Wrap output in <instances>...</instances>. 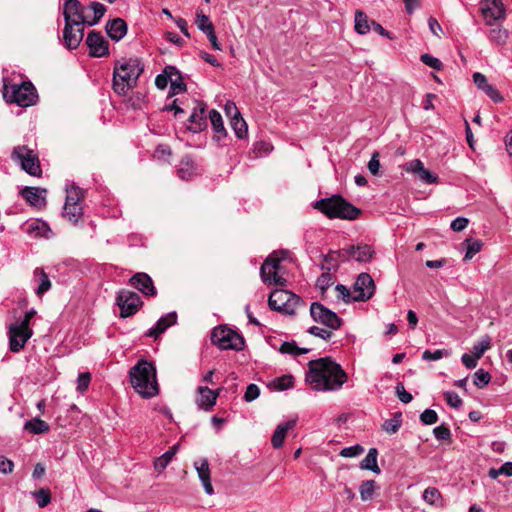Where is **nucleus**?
Wrapping results in <instances>:
<instances>
[{
  "instance_id": "nucleus-31",
  "label": "nucleus",
  "mask_w": 512,
  "mask_h": 512,
  "mask_svg": "<svg viewBox=\"0 0 512 512\" xmlns=\"http://www.w3.org/2000/svg\"><path fill=\"white\" fill-rule=\"evenodd\" d=\"M195 166L190 156H184L178 168V175L183 180H189L195 174Z\"/></svg>"
},
{
  "instance_id": "nucleus-61",
  "label": "nucleus",
  "mask_w": 512,
  "mask_h": 512,
  "mask_svg": "<svg viewBox=\"0 0 512 512\" xmlns=\"http://www.w3.org/2000/svg\"><path fill=\"white\" fill-rule=\"evenodd\" d=\"M171 155V149L168 145L160 144L154 151V158L158 160H166Z\"/></svg>"
},
{
  "instance_id": "nucleus-7",
  "label": "nucleus",
  "mask_w": 512,
  "mask_h": 512,
  "mask_svg": "<svg viewBox=\"0 0 512 512\" xmlns=\"http://www.w3.org/2000/svg\"><path fill=\"white\" fill-rule=\"evenodd\" d=\"M285 257L284 252L270 254L260 268V276L264 283L269 285L284 286L286 279L282 277L281 262Z\"/></svg>"
},
{
  "instance_id": "nucleus-43",
  "label": "nucleus",
  "mask_w": 512,
  "mask_h": 512,
  "mask_svg": "<svg viewBox=\"0 0 512 512\" xmlns=\"http://www.w3.org/2000/svg\"><path fill=\"white\" fill-rule=\"evenodd\" d=\"M279 351L282 354H290V355H293V356H297V355L308 353L310 351V349H308V348H300V347L297 346L296 342L292 341V342H284L280 346Z\"/></svg>"
},
{
  "instance_id": "nucleus-63",
  "label": "nucleus",
  "mask_w": 512,
  "mask_h": 512,
  "mask_svg": "<svg viewBox=\"0 0 512 512\" xmlns=\"http://www.w3.org/2000/svg\"><path fill=\"white\" fill-rule=\"evenodd\" d=\"M335 289L339 294L338 297L341 298L344 302L348 303L353 301V291L351 292L349 289L346 288V286L342 284H337Z\"/></svg>"
},
{
  "instance_id": "nucleus-21",
  "label": "nucleus",
  "mask_w": 512,
  "mask_h": 512,
  "mask_svg": "<svg viewBox=\"0 0 512 512\" xmlns=\"http://www.w3.org/2000/svg\"><path fill=\"white\" fill-rule=\"evenodd\" d=\"M105 29L108 36L118 42L126 35L127 24L123 19L115 18L106 23Z\"/></svg>"
},
{
  "instance_id": "nucleus-55",
  "label": "nucleus",
  "mask_w": 512,
  "mask_h": 512,
  "mask_svg": "<svg viewBox=\"0 0 512 512\" xmlns=\"http://www.w3.org/2000/svg\"><path fill=\"white\" fill-rule=\"evenodd\" d=\"M420 59L425 65L435 70H440L443 67L442 62L438 58H435L429 54H422Z\"/></svg>"
},
{
  "instance_id": "nucleus-49",
  "label": "nucleus",
  "mask_w": 512,
  "mask_h": 512,
  "mask_svg": "<svg viewBox=\"0 0 512 512\" xmlns=\"http://www.w3.org/2000/svg\"><path fill=\"white\" fill-rule=\"evenodd\" d=\"M195 23H196L197 27L205 34L208 33V31L214 29V26H213L212 22L210 21L209 17L207 15L203 14L202 11L197 12Z\"/></svg>"
},
{
  "instance_id": "nucleus-50",
  "label": "nucleus",
  "mask_w": 512,
  "mask_h": 512,
  "mask_svg": "<svg viewBox=\"0 0 512 512\" xmlns=\"http://www.w3.org/2000/svg\"><path fill=\"white\" fill-rule=\"evenodd\" d=\"M491 380V375L484 369H479L474 373L473 383L478 388H484Z\"/></svg>"
},
{
  "instance_id": "nucleus-51",
  "label": "nucleus",
  "mask_w": 512,
  "mask_h": 512,
  "mask_svg": "<svg viewBox=\"0 0 512 512\" xmlns=\"http://www.w3.org/2000/svg\"><path fill=\"white\" fill-rule=\"evenodd\" d=\"M440 497V492L434 487L425 489L422 495L423 500L430 505H435L440 500Z\"/></svg>"
},
{
  "instance_id": "nucleus-16",
  "label": "nucleus",
  "mask_w": 512,
  "mask_h": 512,
  "mask_svg": "<svg viewBox=\"0 0 512 512\" xmlns=\"http://www.w3.org/2000/svg\"><path fill=\"white\" fill-rule=\"evenodd\" d=\"M481 11L488 25H493L496 21L503 19L505 9L500 0H484L482 2Z\"/></svg>"
},
{
  "instance_id": "nucleus-52",
  "label": "nucleus",
  "mask_w": 512,
  "mask_h": 512,
  "mask_svg": "<svg viewBox=\"0 0 512 512\" xmlns=\"http://www.w3.org/2000/svg\"><path fill=\"white\" fill-rule=\"evenodd\" d=\"M363 452H364V448L361 445L356 444L354 446L343 448L340 451V456L346 457V458H351V457H356V456L362 454Z\"/></svg>"
},
{
  "instance_id": "nucleus-35",
  "label": "nucleus",
  "mask_w": 512,
  "mask_h": 512,
  "mask_svg": "<svg viewBox=\"0 0 512 512\" xmlns=\"http://www.w3.org/2000/svg\"><path fill=\"white\" fill-rule=\"evenodd\" d=\"M179 449V444L173 445L168 451H166L163 455H161L159 458L155 461V469L159 471H163L168 464L171 462L175 454L177 453Z\"/></svg>"
},
{
  "instance_id": "nucleus-40",
  "label": "nucleus",
  "mask_w": 512,
  "mask_h": 512,
  "mask_svg": "<svg viewBox=\"0 0 512 512\" xmlns=\"http://www.w3.org/2000/svg\"><path fill=\"white\" fill-rule=\"evenodd\" d=\"M401 424H402V414L400 412H398V413H395L391 419L386 420L383 423L382 428L385 432H387L389 434H394L400 429Z\"/></svg>"
},
{
  "instance_id": "nucleus-60",
  "label": "nucleus",
  "mask_w": 512,
  "mask_h": 512,
  "mask_svg": "<svg viewBox=\"0 0 512 512\" xmlns=\"http://www.w3.org/2000/svg\"><path fill=\"white\" fill-rule=\"evenodd\" d=\"M260 395V388L256 384H249L246 388L244 399L247 402H251L257 399Z\"/></svg>"
},
{
  "instance_id": "nucleus-25",
  "label": "nucleus",
  "mask_w": 512,
  "mask_h": 512,
  "mask_svg": "<svg viewBox=\"0 0 512 512\" xmlns=\"http://www.w3.org/2000/svg\"><path fill=\"white\" fill-rule=\"evenodd\" d=\"M198 392L200 398L197 400L198 406L205 410L211 409L217 400L218 392L209 389L208 387H199Z\"/></svg>"
},
{
  "instance_id": "nucleus-4",
  "label": "nucleus",
  "mask_w": 512,
  "mask_h": 512,
  "mask_svg": "<svg viewBox=\"0 0 512 512\" xmlns=\"http://www.w3.org/2000/svg\"><path fill=\"white\" fill-rule=\"evenodd\" d=\"M314 207L331 219L355 220L361 213L359 208L346 201L340 195L321 199L315 203Z\"/></svg>"
},
{
  "instance_id": "nucleus-41",
  "label": "nucleus",
  "mask_w": 512,
  "mask_h": 512,
  "mask_svg": "<svg viewBox=\"0 0 512 512\" xmlns=\"http://www.w3.org/2000/svg\"><path fill=\"white\" fill-rule=\"evenodd\" d=\"M82 214L83 212L80 204H71V206H69L68 204H64L63 216L67 217L69 221L78 222Z\"/></svg>"
},
{
  "instance_id": "nucleus-27",
  "label": "nucleus",
  "mask_w": 512,
  "mask_h": 512,
  "mask_svg": "<svg viewBox=\"0 0 512 512\" xmlns=\"http://www.w3.org/2000/svg\"><path fill=\"white\" fill-rule=\"evenodd\" d=\"M209 120L211 122L212 129L216 134L214 138L219 142L222 138L227 136V131L224 127L222 116L217 110L212 109L209 112Z\"/></svg>"
},
{
  "instance_id": "nucleus-47",
  "label": "nucleus",
  "mask_w": 512,
  "mask_h": 512,
  "mask_svg": "<svg viewBox=\"0 0 512 512\" xmlns=\"http://www.w3.org/2000/svg\"><path fill=\"white\" fill-rule=\"evenodd\" d=\"M31 494L35 498L39 508H44L51 502V492L48 488H41Z\"/></svg>"
},
{
  "instance_id": "nucleus-29",
  "label": "nucleus",
  "mask_w": 512,
  "mask_h": 512,
  "mask_svg": "<svg viewBox=\"0 0 512 512\" xmlns=\"http://www.w3.org/2000/svg\"><path fill=\"white\" fill-rule=\"evenodd\" d=\"M27 232L34 237H48L51 229L46 222L33 220L27 224Z\"/></svg>"
},
{
  "instance_id": "nucleus-38",
  "label": "nucleus",
  "mask_w": 512,
  "mask_h": 512,
  "mask_svg": "<svg viewBox=\"0 0 512 512\" xmlns=\"http://www.w3.org/2000/svg\"><path fill=\"white\" fill-rule=\"evenodd\" d=\"M230 125H231L232 129L234 130V133L237 136V138L245 139L247 137L248 126H247L245 120L241 116L231 120Z\"/></svg>"
},
{
  "instance_id": "nucleus-56",
  "label": "nucleus",
  "mask_w": 512,
  "mask_h": 512,
  "mask_svg": "<svg viewBox=\"0 0 512 512\" xmlns=\"http://www.w3.org/2000/svg\"><path fill=\"white\" fill-rule=\"evenodd\" d=\"M447 354L444 349H437L435 351L425 350L422 354V359L427 361H435L443 358Z\"/></svg>"
},
{
  "instance_id": "nucleus-8",
  "label": "nucleus",
  "mask_w": 512,
  "mask_h": 512,
  "mask_svg": "<svg viewBox=\"0 0 512 512\" xmlns=\"http://www.w3.org/2000/svg\"><path fill=\"white\" fill-rule=\"evenodd\" d=\"M211 342L222 350L240 351L244 347V338L234 330L225 326H219L213 329Z\"/></svg>"
},
{
  "instance_id": "nucleus-62",
  "label": "nucleus",
  "mask_w": 512,
  "mask_h": 512,
  "mask_svg": "<svg viewBox=\"0 0 512 512\" xmlns=\"http://www.w3.org/2000/svg\"><path fill=\"white\" fill-rule=\"evenodd\" d=\"M224 111L227 117L230 118V121L234 118L241 116L236 104L232 101H227L224 106Z\"/></svg>"
},
{
  "instance_id": "nucleus-57",
  "label": "nucleus",
  "mask_w": 512,
  "mask_h": 512,
  "mask_svg": "<svg viewBox=\"0 0 512 512\" xmlns=\"http://www.w3.org/2000/svg\"><path fill=\"white\" fill-rule=\"evenodd\" d=\"M293 377L291 375H285L275 380L276 388L280 391L293 387Z\"/></svg>"
},
{
  "instance_id": "nucleus-33",
  "label": "nucleus",
  "mask_w": 512,
  "mask_h": 512,
  "mask_svg": "<svg viewBox=\"0 0 512 512\" xmlns=\"http://www.w3.org/2000/svg\"><path fill=\"white\" fill-rule=\"evenodd\" d=\"M24 429L33 434H43L50 430V426L44 420L36 417L24 424Z\"/></svg>"
},
{
  "instance_id": "nucleus-3",
  "label": "nucleus",
  "mask_w": 512,
  "mask_h": 512,
  "mask_svg": "<svg viewBox=\"0 0 512 512\" xmlns=\"http://www.w3.org/2000/svg\"><path fill=\"white\" fill-rule=\"evenodd\" d=\"M130 382L134 390L143 398H152L159 392L155 366L146 360H140L130 371Z\"/></svg>"
},
{
  "instance_id": "nucleus-22",
  "label": "nucleus",
  "mask_w": 512,
  "mask_h": 512,
  "mask_svg": "<svg viewBox=\"0 0 512 512\" xmlns=\"http://www.w3.org/2000/svg\"><path fill=\"white\" fill-rule=\"evenodd\" d=\"M296 426V420L295 419H291V420H288L286 422H282L280 423L273 435H272V438H271V443H272V446L275 448V449H279L283 446V443H284V440H285V437H286V434L289 430H292L294 427Z\"/></svg>"
},
{
  "instance_id": "nucleus-39",
  "label": "nucleus",
  "mask_w": 512,
  "mask_h": 512,
  "mask_svg": "<svg viewBox=\"0 0 512 512\" xmlns=\"http://www.w3.org/2000/svg\"><path fill=\"white\" fill-rule=\"evenodd\" d=\"M35 276L39 277V285L36 290L38 295H42L51 288V282L47 273L42 268H36L34 271Z\"/></svg>"
},
{
  "instance_id": "nucleus-9",
  "label": "nucleus",
  "mask_w": 512,
  "mask_h": 512,
  "mask_svg": "<svg viewBox=\"0 0 512 512\" xmlns=\"http://www.w3.org/2000/svg\"><path fill=\"white\" fill-rule=\"evenodd\" d=\"M11 158L20 164L21 168L32 176H40L42 173L37 154L25 145L14 147Z\"/></svg>"
},
{
  "instance_id": "nucleus-58",
  "label": "nucleus",
  "mask_w": 512,
  "mask_h": 512,
  "mask_svg": "<svg viewBox=\"0 0 512 512\" xmlns=\"http://www.w3.org/2000/svg\"><path fill=\"white\" fill-rule=\"evenodd\" d=\"M420 420L426 425H432L437 422V413L432 409L424 410L420 415Z\"/></svg>"
},
{
  "instance_id": "nucleus-19",
  "label": "nucleus",
  "mask_w": 512,
  "mask_h": 512,
  "mask_svg": "<svg viewBox=\"0 0 512 512\" xmlns=\"http://www.w3.org/2000/svg\"><path fill=\"white\" fill-rule=\"evenodd\" d=\"M84 36V26L76 27L74 24H65L63 30L64 44L69 49H76Z\"/></svg>"
},
{
  "instance_id": "nucleus-44",
  "label": "nucleus",
  "mask_w": 512,
  "mask_h": 512,
  "mask_svg": "<svg viewBox=\"0 0 512 512\" xmlns=\"http://www.w3.org/2000/svg\"><path fill=\"white\" fill-rule=\"evenodd\" d=\"M490 346L491 338L488 335H484L479 342L473 345L471 353L479 359L490 348Z\"/></svg>"
},
{
  "instance_id": "nucleus-32",
  "label": "nucleus",
  "mask_w": 512,
  "mask_h": 512,
  "mask_svg": "<svg viewBox=\"0 0 512 512\" xmlns=\"http://www.w3.org/2000/svg\"><path fill=\"white\" fill-rule=\"evenodd\" d=\"M462 245L466 247L464 260L468 261L481 251L483 242L479 239L466 238Z\"/></svg>"
},
{
  "instance_id": "nucleus-24",
  "label": "nucleus",
  "mask_w": 512,
  "mask_h": 512,
  "mask_svg": "<svg viewBox=\"0 0 512 512\" xmlns=\"http://www.w3.org/2000/svg\"><path fill=\"white\" fill-rule=\"evenodd\" d=\"M195 468L197 470L198 476L203 484L204 490L208 495H212L214 493L213 486L211 484L210 479V469L209 463L207 459H203L200 464L195 463Z\"/></svg>"
},
{
  "instance_id": "nucleus-17",
  "label": "nucleus",
  "mask_w": 512,
  "mask_h": 512,
  "mask_svg": "<svg viewBox=\"0 0 512 512\" xmlns=\"http://www.w3.org/2000/svg\"><path fill=\"white\" fill-rule=\"evenodd\" d=\"M86 44L90 49V55L93 57H104L108 55V42L96 31L88 33Z\"/></svg>"
},
{
  "instance_id": "nucleus-42",
  "label": "nucleus",
  "mask_w": 512,
  "mask_h": 512,
  "mask_svg": "<svg viewBox=\"0 0 512 512\" xmlns=\"http://www.w3.org/2000/svg\"><path fill=\"white\" fill-rule=\"evenodd\" d=\"M186 91V84L183 81V77L181 73L178 71V74H175L170 80V91L169 96H174Z\"/></svg>"
},
{
  "instance_id": "nucleus-26",
  "label": "nucleus",
  "mask_w": 512,
  "mask_h": 512,
  "mask_svg": "<svg viewBox=\"0 0 512 512\" xmlns=\"http://www.w3.org/2000/svg\"><path fill=\"white\" fill-rule=\"evenodd\" d=\"M46 193L45 189H40L37 187H25L21 190V196L29 202L31 205L37 207L41 202L45 201L44 194Z\"/></svg>"
},
{
  "instance_id": "nucleus-13",
  "label": "nucleus",
  "mask_w": 512,
  "mask_h": 512,
  "mask_svg": "<svg viewBox=\"0 0 512 512\" xmlns=\"http://www.w3.org/2000/svg\"><path fill=\"white\" fill-rule=\"evenodd\" d=\"M373 255L374 250L367 244L352 245L337 252V256L344 262L351 259L357 262H368L372 259Z\"/></svg>"
},
{
  "instance_id": "nucleus-1",
  "label": "nucleus",
  "mask_w": 512,
  "mask_h": 512,
  "mask_svg": "<svg viewBox=\"0 0 512 512\" xmlns=\"http://www.w3.org/2000/svg\"><path fill=\"white\" fill-rule=\"evenodd\" d=\"M305 380L316 391H338L347 382L348 375L332 358L323 357L308 363Z\"/></svg>"
},
{
  "instance_id": "nucleus-20",
  "label": "nucleus",
  "mask_w": 512,
  "mask_h": 512,
  "mask_svg": "<svg viewBox=\"0 0 512 512\" xmlns=\"http://www.w3.org/2000/svg\"><path fill=\"white\" fill-rule=\"evenodd\" d=\"M177 321L176 312H170L162 316L154 327H151L146 333L147 336L157 338L160 334L164 333L170 326L174 325Z\"/></svg>"
},
{
  "instance_id": "nucleus-64",
  "label": "nucleus",
  "mask_w": 512,
  "mask_h": 512,
  "mask_svg": "<svg viewBox=\"0 0 512 512\" xmlns=\"http://www.w3.org/2000/svg\"><path fill=\"white\" fill-rule=\"evenodd\" d=\"M368 169H369L370 173L374 176L379 174L380 161H379V153L378 152H374L372 154V157H371L370 161L368 162Z\"/></svg>"
},
{
  "instance_id": "nucleus-12",
  "label": "nucleus",
  "mask_w": 512,
  "mask_h": 512,
  "mask_svg": "<svg viewBox=\"0 0 512 512\" xmlns=\"http://www.w3.org/2000/svg\"><path fill=\"white\" fill-rule=\"evenodd\" d=\"M65 24H74L76 27L87 24V12L79 0H67L64 3Z\"/></svg>"
},
{
  "instance_id": "nucleus-11",
  "label": "nucleus",
  "mask_w": 512,
  "mask_h": 512,
  "mask_svg": "<svg viewBox=\"0 0 512 512\" xmlns=\"http://www.w3.org/2000/svg\"><path fill=\"white\" fill-rule=\"evenodd\" d=\"M310 315L314 321L333 330L339 329L342 325L341 318L335 312L318 302H313L311 304Z\"/></svg>"
},
{
  "instance_id": "nucleus-48",
  "label": "nucleus",
  "mask_w": 512,
  "mask_h": 512,
  "mask_svg": "<svg viewBox=\"0 0 512 512\" xmlns=\"http://www.w3.org/2000/svg\"><path fill=\"white\" fill-rule=\"evenodd\" d=\"M329 270L330 269L327 268V271L322 273L316 281V287L321 291L322 294H324L327 289L334 283L333 276Z\"/></svg>"
},
{
  "instance_id": "nucleus-34",
  "label": "nucleus",
  "mask_w": 512,
  "mask_h": 512,
  "mask_svg": "<svg viewBox=\"0 0 512 512\" xmlns=\"http://www.w3.org/2000/svg\"><path fill=\"white\" fill-rule=\"evenodd\" d=\"M85 9L86 11L90 10L93 12V20H90V15L87 13V25L89 26L96 25L106 12V7L102 3L96 1L92 2Z\"/></svg>"
},
{
  "instance_id": "nucleus-14",
  "label": "nucleus",
  "mask_w": 512,
  "mask_h": 512,
  "mask_svg": "<svg viewBox=\"0 0 512 512\" xmlns=\"http://www.w3.org/2000/svg\"><path fill=\"white\" fill-rule=\"evenodd\" d=\"M8 334L10 350L17 353L25 347L26 342L33 335V331L31 328H26L19 325L18 322H15L9 326Z\"/></svg>"
},
{
  "instance_id": "nucleus-45",
  "label": "nucleus",
  "mask_w": 512,
  "mask_h": 512,
  "mask_svg": "<svg viewBox=\"0 0 512 512\" xmlns=\"http://www.w3.org/2000/svg\"><path fill=\"white\" fill-rule=\"evenodd\" d=\"M83 198L84 191L79 187L72 186L67 189L65 204H68L69 206H71V204H80Z\"/></svg>"
},
{
  "instance_id": "nucleus-46",
  "label": "nucleus",
  "mask_w": 512,
  "mask_h": 512,
  "mask_svg": "<svg viewBox=\"0 0 512 512\" xmlns=\"http://www.w3.org/2000/svg\"><path fill=\"white\" fill-rule=\"evenodd\" d=\"M489 39L498 45H503L508 39V31L501 27L491 28L489 31Z\"/></svg>"
},
{
  "instance_id": "nucleus-59",
  "label": "nucleus",
  "mask_w": 512,
  "mask_h": 512,
  "mask_svg": "<svg viewBox=\"0 0 512 512\" xmlns=\"http://www.w3.org/2000/svg\"><path fill=\"white\" fill-rule=\"evenodd\" d=\"M396 394L399 400L405 404H408L412 401V395L405 390V387L402 382L397 383L396 385Z\"/></svg>"
},
{
  "instance_id": "nucleus-15",
  "label": "nucleus",
  "mask_w": 512,
  "mask_h": 512,
  "mask_svg": "<svg viewBox=\"0 0 512 512\" xmlns=\"http://www.w3.org/2000/svg\"><path fill=\"white\" fill-rule=\"evenodd\" d=\"M375 292V284L368 273H361L353 286V301L369 300Z\"/></svg>"
},
{
  "instance_id": "nucleus-10",
  "label": "nucleus",
  "mask_w": 512,
  "mask_h": 512,
  "mask_svg": "<svg viewBox=\"0 0 512 512\" xmlns=\"http://www.w3.org/2000/svg\"><path fill=\"white\" fill-rule=\"evenodd\" d=\"M116 304L120 308V316L127 318L136 314L143 302L137 293L123 289L118 292Z\"/></svg>"
},
{
  "instance_id": "nucleus-6",
  "label": "nucleus",
  "mask_w": 512,
  "mask_h": 512,
  "mask_svg": "<svg viewBox=\"0 0 512 512\" xmlns=\"http://www.w3.org/2000/svg\"><path fill=\"white\" fill-rule=\"evenodd\" d=\"M268 305L274 311L294 315L296 310L305 303L298 295L289 290L275 289L269 295Z\"/></svg>"
},
{
  "instance_id": "nucleus-37",
  "label": "nucleus",
  "mask_w": 512,
  "mask_h": 512,
  "mask_svg": "<svg viewBox=\"0 0 512 512\" xmlns=\"http://www.w3.org/2000/svg\"><path fill=\"white\" fill-rule=\"evenodd\" d=\"M371 29V26L368 22V17L365 13L361 11H356L355 13V30L357 33L364 35L368 33Z\"/></svg>"
},
{
  "instance_id": "nucleus-28",
  "label": "nucleus",
  "mask_w": 512,
  "mask_h": 512,
  "mask_svg": "<svg viewBox=\"0 0 512 512\" xmlns=\"http://www.w3.org/2000/svg\"><path fill=\"white\" fill-rule=\"evenodd\" d=\"M377 456L378 450L376 448H370L366 457L360 462V468L380 474L381 470L377 464Z\"/></svg>"
},
{
  "instance_id": "nucleus-23",
  "label": "nucleus",
  "mask_w": 512,
  "mask_h": 512,
  "mask_svg": "<svg viewBox=\"0 0 512 512\" xmlns=\"http://www.w3.org/2000/svg\"><path fill=\"white\" fill-rule=\"evenodd\" d=\"M189 122V130H191L194 133L202 131L207 125L205 108L203 106L198 105L190 115Z\"/></svg>"
},
{
  "instance_id": "nucleus-5",
  "label": "nucleus",
  "mask_w": 512,
  "mask_h": 512,
  "mask_svg": "<svg viewBox=\"0 0 512 512\" xmlns=\"http://www.w3.org/2000/svg\"><path fill=\"white\" fill-rule=\"evenodd\" d=\"M3 98L8 103H15L20 107H29L36 103L38 94L30 81L21 84H10L8 78H3Z\"/></svg>"
},
{
  "instance_id": "nucleus-2",
  "label": "nucleus",
  "mask_w": 512,
  "mask_h": 512,
  "mask_svg": "<svg viewBox=\"0 0 512 512\" xmlns=\"http://www.w3.org/2000/svg\"><path fill=\"white\" fill-rule=\"evenodd\" d=\"M144 71V65L139 58H129L117 61L113 71L112 88L118 95L124 96L137 86L139 77Z\"/></svg>"
},
{
  "instance_id": "nucleus-18",
  "label": "nucleus",
  "mask_w": 512,
  "mask_h": 512,
  "mask_svg": "<svg viewBox=\"0 0 512 512\" xmlns=\"http://www.w3.org/2000/svg\"><path fill=\"white\" fill-rule=\"evenodd\" d=\"M129 283L145 296H155L157 294L152 278L144 272L134 274Z\"/></svg>"
},
{
  "instance_id": "nucleus-36",
  "label": "nucleus",
  "mask_w": 512,
  "mask_h": 512,
  "mask_svg": "<svg viewBox=\"0 0 512 512\" xmlns=\"http://www.w3.org/2000/svg\"><path fill=\"white\" fill-rule=\"evenodd\" d=\"M375 480H366L359 486V493L362 501H369L373 498L374 492L377 489Z\"/></svg>"
},
{
  "instance_id": "nucleus-30",
  "label": "nucleus",
  "mask_w": 512,
  "mask_h": 512,
  "mask_svg": "<svg viewBox=\"0 0 512 512\" xmlns=\"http://www.w3.org/2000/svg\"><path fill=\"white\" fill-rule=\"evenodd\" d=\"M175 74H178V69L174 66L168 65L164 68L162 73L158 74L155 79V85L158 89L164 90L168 83H170V80H172V77H174Z\"/></svg>"
},
{
  "instance_id": "nucleus-53",
  "label": "nucleus",
  "mask_w": 512,
  "mask_h": 512,
  "mask_svg": "<svg viewBox=\"0 0 512 512\" xmlns=\"http://www.w3.org/2000/svg\"><path fill=\"white\" fill-rule=\"evenodd\" d=\"M91 374L89 372L80 373L77 378V390L81 393L85 392L90 384Z\"/></svg>"
},
{
  "instance_id": "nucleus-54",
  "label": "nucleus",
  "mask_w": 512,
  "mask_h": 512,
  "mask_svg": "<svg viewBox=\"0 0 512 512\" xmlns=\"http://www.w3.org/2000/svg\"><path fill=\"white\" fill-rule=\"evenodd\" d=\"M494 103H500L503 101V96L497 90V88L491 84L485 86L482 90Z\"/></svg>"
}]
</instances>
